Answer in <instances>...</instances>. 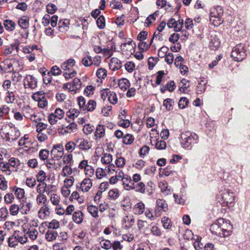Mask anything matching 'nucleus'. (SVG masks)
I'll return each instance as SVG.
<instances>
[{
	"mask_svg": "<svg viewBox=\"0 0 250 250\" xmlns=\"http://www.w3.org/2000/svg\"><path fill=\"white\" fill-rule=\"evenodd\" d=\"M15 95L12 91H8L5 97V101L8 104H12L15 100Z\"/></svg>",
	"mask_w": 250,
	"mask_h": 250,
	"instance_id": "obj_34",
	"label": "nucleus"
},
{
	"mask_svg": "<svg viewBox=\"0 0 250 250\" xmlns=\"http://www.w3.org/2000/svg\"><path fill=\"white\" fill-rule=\"evenodd\" d=\"M155 147L158 149H164L167 147L166 143L164 140L158 141L156 144Z\"/></svg>",
	"mask_w": 250,
	"mask_h": 250,
	"instance_id": "obj_64",
	"label": "nucleus"
},
{
	"mask_svg": "<svg viewBox=\"0 0 250 250\" xmlns=\"http://www.w3.org/2000/svg\"><path fill=\"white\" fill-rule=\"evenodd\" d=\"M23 112V116L26 118L30 119L31 117H33V115L35 114L34 110L29 106H27L22 108Z\"/></svg>",
	"mask_w": 250,
	"mask_h": 250,
	"instance_id": "obj_27",
	"label": "nucleus"
},
{
	"mask_svg": "<svg viewBox=\"0 0 250 250\" xmlns=\"http://www.w3.org/2000/svg\"><path fill=\"white\" fill-rule=\"evenodd\" d=\"M49 208L47 205L45 204L38 211V216L40 218L43 220L49 215Z\"/></svg>",
	"mask_w": 250,
	"mask_h": 250,
	"instance_id": "obj_17",
	"label": "nucleus"
},
{
	"mask_svg": "<svg viewBox=\"0 0 250 250\" xmlns=\"http://www.w3.org/2000/svg\"><path fill=\"white\" fill-rule=\"evenodd\" d=\"M77 124L73 122L66 126L64 132L66 133H70L71 131L74 132L77 129Z\"/></svg>",
	"mask_w": 250,
	"mask_h": 250,
	"instance_id": "obj_58",
	"label": "nucleus"
},
{
	"mask_svg": "<svg viewBox=\"0 0 250 250\" xmlns=\"http://www.w3.org/2000/svg\"><path fill=\"white\" fill-rule=\"evenodd\" d=\"M119 196V193L118 189L114 188L111 189L108 192V197L109 198L115 200Z\"/></svg>",
	"mask_w": 250,
	"mask_h": 250,
	"instance_id": "obj_45",
	"label": "nucleus"
},
{
	"mask_svg": "<svg viewBox=\"0 0 250 250\" xmlns=\"http://www.w3.org/2000/svg\"><path fill=\"white\" fill-rule=\"evenodd\" d=\"M65 149L68 152H72L75 149H77L76 145V141L74 143L73 142H69L67 143L65 146Z\"/></svg>",
	"mask_w": 250,
	"mask_h": 250,
	"instance_id": "obj_41",
	"label": "nucleus"
},
{
	"mask_svg": "<svg viewBox=\"0 0 250 250\" xmlns=\"http://www.w3.org/2000/svg\"><path fill=\"white\" fill-rule=\"evenodd\" d=\"M36 178L38 182H44L46 178L45 172L42 170H40L36 175Z\"/></svg>",
	"mask_w": 250,
	"mask_h": 250,
	"instance_id": "obj_49",
	"label": "nucleus"
},
{
	"mask_svg": "<svg viewBox=\"0 0 250 250\" xmlns=\"http://www.w3.org/2000/svg\"><path fill=\"white\" fill-rule=\"evenodd\" d=\"M168 51V48L164 46H162L158 51V55L160 58L165 57L167 54V52Z\"/></svg>",
	"mask_w": 250,
	"mask_h": 250,
	"instance_id": "obj_57",
	"label": "nucleus"
},
{
	"mask_svg": "<svg viewBox=\"0 0 250 250\" xmlns=\"http://www.w3.org/2000/svg\"><path fill=\"white\" fill-rule=\"evenodd\" d=\"M57 236V232L53 230H48L45 234V238L49 242L55 240Z\"/></svg>",
	"mask_w": 250,
	"mask_h": 250,
	"instance_id": "obj_23",
	"label": "nucleus"
},
{
	"mask_svg": "<svg viewBox=\"0 0 250 250\" xmlns=\"http://www.w3.org/2000/svg\"><path fill=\"white\" fill-rule=\"evenodd\" d=\"M98 27L100 29H104L105 26V19L103 16H100L96 21Z\"/></svg>",
	"mask_w": 250,
	"mask_h": 250,
	"instance_id": "obj_50",
	"label": "nucleus"
},
{
	"mask_svg": "<svg viewBox=\"0 0 250 250\" xmlns=\"http://www.w3.org/2000/svg\"><path fill=\"white\" fill-rule=\"evenodd\" d=\"M4 26L7 30L11 31L15 29L16 24L12 20H6L4 21Z\"/></svg>",
	"mask_w": 250,
	"mask_h": 250,
	"instance_id": "obj_30",
	"label": "nucleus"
},
{
	"mask_svg": "<svg viewBox=\"0 0 250 250\" xmlns=\"http://www.w3.org/2000/svg\"><path fill=\"white\" fill-rule=\"evenodd\" d=\"M64 148L62 144L54 145L53 149L51 151V154L53 155L54 157L58 158H62L64 154Z\"/></svg>",
	"mask_w": 250,
	"mask_h": 250,
	"instance_id": "obj_10",
	"label": "nucleus"
},
{
	"mask_svg": "<svg viewBox=\"0 0 250 250\" xmlns=\"http://www.w3.org/2000/svg\"><path fill=\"white\" fill-rule=\"evenodd\" d=\"M11 59H6L2 61V66L3 69V73H10L14 72L13 63Z\"/></svg>",
	"mask_w": 250,
	"mask_h": 250,
	"instance_id": "obj_12",
	"label": "nucleus"
},
{
	"mask_svg": "<svg viewBox=\"0 0 250 250\" xmlns=\"http://www.w3.org/2000/svg\"><path fill=\"white\" fill-rule=\"evenodd\" d=\"M104 134L105 130L104 126L100 124L98 125L96 127L95 136L101 138L104 135Z\"/></svg>",
	"mask_w": 250,
	"mask_h": 250,
	"instance_id": "obj_28",
	"label": "nucleus"
},
{
	"mask_svg": "<svg viewBox=\"0 0 250 250\" xmlns=\"http://www.w3.org/2000/svg\"><path fill=\"white\" fill-rule=\"evenodd\" d=\"M189 86V81L185 79H183L182 80H181L180 83L179 90L181 92L185 93L186 89H187V88H188Z\"/></svg>",
	"mask_w": 250,
	"mask_h": 250,
	"instance_id": "obj_36",
	"label": "nucleus"
},
{
	"mask_svg": "<svg viewBox=\"0 0 250 250\" xmlns=\"http://www.w3.org/2000/svg\"><path fill=\"white\" fill-rule=\"evenodd\" d=\"M14 47L16 48H18L16 44H11L10 46H6V48L3 52L4 56H7L8 55L11 54L14 50Z\"/></svg>",
	"mask_w": 250,
	"mask_h": 250,
	"instance_id": "obj_53",
	"label": "nucleus"
},
{
	"mask_svg": "<svg viewBox=\"0 0 250 250\" xmlns=\"http://www.w3.org/2000/svg\"><path fill=\"white\" fill-rule=\"evenodd\" d=\"M134 138L132 135L127 134L124 137L123 142L126 145L131 144L134 141Z\"/></svg>",
	"mask_w": 250,
	"mask_h": 250,
	"instance_id": "obj_44",
	"label": "nucleus"
},
{
	"mask_svg": "<svg viewBox=\"0 0 250 250\" xmlns=\"http://www.w3.org/2000/svg\"><path fill=\"white\" fill-rule=\"evenodd\" d=\"M20 212L22 215H26L29 213L32 208V204L31 202H26V200H20Z\"/></svg>",
	"mask_w": 250,
	"mask_h": 250,
	"instance_id": "obj_7",
	"label": "nucleus"
},
{
	"mask_svg": "<svg viewBox=\"0 0 250 250\" xmlns=\"http://www.w3.org/2000/svg\"><path fill=\"white\" fill-rule=\"evenodd\" d=\"M72 219L73 221L78 224H80L83 221V212L80 210H78L73 214Z\"/></svg>",
	"mask_w": 250,
	"mask_h": 250,
	"instance_id": "obj_20",
	"label": "nucleus"
},
{
	"mask_svg": "<svg viewBox=\"0 0 250 250\" xmlns=\"http://www.w3.org/2000/svg\"><path fill=\"white\" fill-rule=\"evenodd\" d=\"M96 75L98 78L104 79L107 75V71L104 68H101L98 69Z\"/></svg>",
	"mask_w": 250,
	"mask_h": 250,
	"instance_id": "obj_48",
	"label": "nucleus"
},
{
	"mask_svg": "<svg viewBox=\"0 0 250 250\" xmlns=\"http://www.w3.org/2000/svg\"><path fill=\"white\" fill-rule=\"evenodd\" d=\"M174 102L173 99L167 98L165 99L163 102V105L166 107L167 110L172 109L174 105Z\"/></svg>",
	"mask_w": 250,
	"mask_h": 250,
	"instance_id": "obj_35",
	"label": "nucleus"
},
{
	"mask_svg": "<svg viewBox=\"0 0 250 250\" xmlns=\"http://www.w3.org/2000/svg\"><path fill=\"white\" fill-rule=\"evenodd\" d=\"M94 129L95 127L93 125L88 124L83 126V131L84 134L88 135L90 134Z\"/></svg>",
	"mask_w": 250,
	"mask_h": 250,
	"instance_id": "obj_54",
	"label": "nucleus"
},
{
	"mask_svg": "<svg viewBox=\"0 0 250 250\" xmlns=\"http://www.w3.org/2000/svg\"><path fill=\"white\" fill-rule=\"evenodd\" d=\"M181 144L183 147L190 149L193 145L198 143V136L194 133L186 131L181 134Z\"/></svg>",
	"mask_w": 250,
	"mask_h": 250,
	"instance_id": "obj_3",
	"label": "nucleus"
},
{
	"mask_svg": "<svg viewBox=\"0 0 250 250\" xmlns=\"http://www.w3.org/2000/svg\"><path fill=\"white\" fill-rule=\"evenodd\" d=\"M232 229V225L229 220L219 218L211 225L210 230L212 234L226 237L231 235Z\"/></svg>",
	"mask_w": 250,
	"mask_h": 250,
	"instance_id": "obj_1",
	"label": "nucleus"
},
{
	"mask_svg": "<svg viewBox=\"0 0 250 250\" xmlns=\"http://www.w3.org/2000/svg\"><path fill=\"white\" fill-rule=\"evenodd\" d=\"M184 25V20L183 19L179 20L176 21V24L174 27V31L176 32L180 31L182 30Z\"/></svg>",
	"mask_w": 250,
	"mask_h": 250,
	"instance_id": "obj_63",
	"label": "nucleus"
},
{
	"mask_svg": "<svg viewBox=\"0 0 250 250\" xmlns=\"http://www.w3.org/2000/svg\"><path fill=\"white\" fill-rule=\"evenodd\" d=\"M119 87L123 90H125L130 86L129 81L125 78L121 79L118 83Z\"/></svg>",
	"mask_w": 250,
	"mask_h": 250,
	"instance_id": "obj_29",
	"label": "nucleus"
},
{
	"mask_svg": "<svg viewBox=\"0 0 250 250\" xmlns=\"http://www.w3.org/2000/svg\"><path fill=\"white\" fill-rule=\"evenodd\" d=\"M145 206L142 202L138 203L134 207L133 211L135 214H142L145 211Z\"/></svg>",
	"mask_w": 250,
	"mask_h": 250,
	"instance_id": "obj_21",
	"label": "nucleus"
},
{
	"mask_svg": "<svg viewBox=\"0 0 250 250\" xmlns=\"http://www.w3.org/2000/svg\"><path fill=\"white\" fill-rule=\"evenodd\" d=\"M7 188V182L5 178L1 175H0V189L2 190L6 189Z\"/></svg>",
	"mask_w": 250,
	"mask_h": 250,
	"instance_id": "obj_60",
	"label": "nucleus"
},
{
	"mask_svg": "<svg viewBox=\"0 0 250 250\" xmlns=\"http://www.w3.org/2000/svg\"><path fill=\"white\" fill-rule=\"evenodd\" d=\"M85 55L86 56L83 58L82 63L86 67L90 66L93 64L92 57L89 55L88 52L85 53Z\"/></svg>",
	"mask_w": 250,
	"mask_h": 250,
	"instance_id": "obj_26",
	"label": "nucleus"
},
{
	"mask_svg": "<svg viewBox=\"0 0 250 250\" xmlns=\"http://www.w3.org/2000/svg\"><path fill=\"white\" fill-rule=\"evenodd\" d=\"M92 186L91 180L89 178H85L81 183L80 188L83 192H87L90 189Z\"/></svg>",
	"mask_w": 250,
	"mask_h": 250,
	"instance_id": "obj_16",
	"label": "nucleus"
},
{
	"mask_svg": "<svg viewBox=\"0 0 250 250\" xmlns=\"http://www.w3.org/2000/svg\"><path fill=\"white\" fill-rule=\"evenodd\" d=\"M220 45V42L217 36L214 35H211L209 39V47L211 50H215L217 49Z\"/></svg>",
	"mask_w": 250,
	"mask_h": 250,
	"instance_id": "obj_14",
	"label": "nucleus"
},
{
	"mask_svg": "<svg viewBox=\"0 0 250 250\" xmlns=\"http://www.w3.org/2000/svg\"><path fill=\"white\" fill-rule=\"evenodd\" d=\"M188 100L186 97H182L179 101L178 106L180 108L184 109L188 106Z\"/></svg>",
	"mask_w": 250,
	"mask_h": 250,
	"instance_id": "obj_47",
	"label": "nucleus"
},
{
	"mask_svg": "<svg viewBox=\"0 0 250 250\" xmlns=\"http://www.w3.org/2000/svg\"><path fill=\"white\" fill-rule=\"evenodd\" d=\"M87 210L91 216L94 218H97L98 215V208L97 207L93 205L88 206Z\"/></svg>",
	"mask_w": 250,
	"mask_h": 250,
	"instance_id": "obj_32",
	"label": "nucleus"
},
{
	"mask_svg": "<svg viewBox=\"0 0 250 250\" xmlns=\"http://www.w3.org/2000/svg\"><path fill=\"white\" fill-rule=\"evenodd\" d=\"M112 161V156L110 153L104 154L101 158V162L104 164H108Z\"/></svg>",
	"mask_w": 250,
	"mask_h": 250,
	"instance_id": "obj_38",
	"label": "nucleus"
},
{
	"mask_svg": "<svg viewBox=\"0 0 250 250\" xmlns=\"http://www.w3.org/2000/svg\"><path fill=\"white\" fill-rule=\"evenodd\" d=\"M57 10V6L54 4L50 3L46 6V10L49 14H54Z\"/></svg>",
	"mask_w": 250,
	"mask_h": 250,
	"instance_id": "obj_59",
	"label": "nucleus"
},
{
	"mask_svg": "<svg viewBox=\"0 0 250 250\" xmlns=\"http://www.w3.org/2000/svg\"><path fill=\"white\" fill-rule=\"evenodd\" d=\"M8 246L10 247H15L18 244V240L16 236V231H14L13 234L8 238Z\"/></svg>",
	"mask_w": 250,
	"mask_h": 250,
	"instance_id": "obj_24",
	"label": "nucleus"
},
{
	"mask_svg": "<svg viewBox=\"0 0 250 250\" xmlns=\"http://www.w3.org/2000/svg\"><path fill=\"white\" fill-rule=\"evenodd\" d=\"M108 100L110 103L113 104H115L117 103L118 98L116 94L113 91H111L109 93Z\"/></svg>",
	"mask_w": 250,
	"mask_h": 250,
	"instance_id": "obj_52",
	"label": "nucleus"
},
{
	"mask_svg": "<svg viewBox=\"0 0 250 250\" xmlns=\"http://www.w3.org/2000/svg\"><path fill=\"white\" fill-rule=\"evenodd\" d=\"M100 245L105 250L110 249L112 246L111 242L108 240H103L100 242Z\"/></svg>",
	"mask_w": 250,
	"mask_h": 250,
	"instance_id": "obj_62",
	"label": "nucleus"
},
{
	"mask_svg": "<svg viewBox=\"0 0 250 250\" xmlns=\"http://www.w3.org/2000/svg\"><path fill=\"white\" fill-rule=\"evenodd\" d=\"M71 83L73 88L72 90H74V93H76L77 90H79L81 87L82 83L78 78H74Z\"/></svg>",
	"mask_w": 250,
	"mask_h": 250,
	"instance_id": "obj_31",
	"label": "nucleus"
},
{
	"mask_svg": "<svg viewBox=\"0 0 250 250\" xmlns=\"http://www.w3.org/2000/svg\"><path fill=\"white\" fill-rule=\"evenodd\" d=\"M1 130L4 135L3 139L7 142L16 141L21 135L19 130L12 123L3 125Z\"/></svg>",
	"mask_w": 250,
	"mask_h": 250,
	"instance_id": "obj_2",
	"label": "nucleus"
},
{
	"mask_svg": "<svg viewBox=\"0 0 250 250\" xmlns=\"http://www.w3.org/2000/svg\"><path fill=\"white\" fill-rule=\"evenodd\" d=\"M131 189H135L136 192L145 193L146 192V186L142 182L132 184Z\"/></svg>",
	"mask_w": 250,
	"mask_h": 250,
	"instance_id": "obj_18",
	"label": "nucleus"
},
{
	"mask_svg": "<svg viewBox=\"0 0 250 250\" xmlns=\"http://www.w3.org/2000/svg\"><path fill=\"white\" fill-rule=\"evenodd\" d=\"M36 200L39 205L42 203L45 204V202L47 201V198L44 193L39 194L37 196Z\"/></svg>",
	"mask_w": 250,
	"mask_h": 250,
	"instance_id": "obj_55",
	"label": "nucleus"
},
{
	"mask_svg": "<svg viewBox=\"0 0 250 250\" xmlns=\"http://www.w3.org/2000/svg\"><path fill=\"white\" fill-rule=\"evenodd\" d=\"M23 85L25 88L33 89L37 86V80L34 76L28 75L23 80Z\"/></svg>",
	"mask_w": 250,
	"mask_h": 250,
	"instance_id": "obj_5",
	"label": "nucleus"
},
{
	"mask_svg": "<svg viewBox=\"0 0 250 250\" xmlns=\"http://www.w3.org/2000/svg\"><path fill=\"white\" fill-rule=\"evenodd\" d=\"M25 184L28 187L33 188L36 184V181L33 177L27 178L26 179Z\"/></svg>",
	"mask_w": 250,
	"mask_h": 250,
	"instance_id": "obj_56",
	"label": "nucleus"
},
{
	"mask_svg": "<svg viewBox=\"0 0 250 250\" xmlns=\"http://www.w3.org/2000/svg\"><path fill=\"white\" fill-rule=\"evenodd\" d=\"M167 210V205L166 202L161 199H158L156 201V206L155 209V214L159 216L161 211L166 212Z\"/></svg>",
	"mask_w": 250,
	"mask_h": 250,
	"instance_id": "obj_8",
	"label": "nucleus"
},
{
	"mask_svg": "<svg viewBox=\"0 0 250 250\" xmlns=\"http://www.w3.org/2000/svg\"><path fill=\"white\" fill-rule=\"evenodd\" d=\"M49 151L47 149H42L40 151L39 156L41 160L45 161L47 159L49 156Z\"/></svg>",
	"mask_w": 250,
	"mask_h": 250,
	"instance_id": "obj_46",
	"label": "nucleus"
},
{
	"mask_svg": "<svg viewBox=\"0 0 250 250\" xmlns=\"http://www.w3.org/2000/svg\"><path fill=\"white\" fill-rule=\"evenodd\" d=\"M64 112L61 108H57L54 113L51 114L49 116V122L51 125L56 124L58 120L61 119L63 118Z\"/></svg>",
	"mask_w": 250,
	"mask_h": 250,
	"instance_id": "obj_6",
	"label": "nucleus"
},
{
	"mask_svg": "<svg viewBox=\"0 0 250 250\" xmlns=\"http://www.w3.org/2000/svg\"><path fill=\"white\" fill-rule=\"evenodd\" d=\"M96 106V103L94 100H90L88 101L85 107L83 110H84L86 109L88 111H93Z\"/></svg>",
	"mask_w": 250,
	"mask_h": 250,
	"instance_id": "obj_43",
	"label": "nucleus"
},
{
	"mask_svg": "<svg viewBox=\"0 0 250 250\" xmlns=\"http://www.w3.org/2000/svg\"><path fill=\"white\" fill-rule=\"evenodd\" d=\"M159 59L157 57H149L148 59V69L149 70H152L155 64L159 61Z\"/></svg>",
	"mask_w": 250,
	"mask_h": 250,
	"instance_id": "obj_39",
	"label": "nucleus"
},
{
	"mask_svg": "<svg viewBox=\"0 0 250 250\" xmlns=\"http://www.w3.org/2000/svg\"><path fill=\"white\" fill-rule=\"evenodd\" d=\"M9 211L10 212V214L13 216L17 215L19 212H20V205L19 206L16 204L12 205L10 208Z\"/></svg>",
	"mask_w": 250,
	"mask_h": 250,
	"instance_id": "obj_42",
	"label": "nucleus"
},
{
	"mask_svg": "<svg viewBox=\"0 0 250 250\" xmlns=\"http://www.w3.org/2000/svg\"><path fill=\"white\" fill-rule=\"evenodd\" d=\"M76 141L77 148L80 150L86 151L90 149L92 147L91 142L84 139H79Z\"/></svg>",
	"mask_w": 250,
	"mask_h": 250,
	"instance_id": "obj_9",
	"label": "nucleus"
},
{
	"mask_svg": "<svg viewBox=\"0 0 250 250\" xmlns=\"http://www.w3.org/2000/svg\"><path fill=\"white\" fill-rule=\"evenodd\" d=\"M61 68L63 70L68 71L65 72L63 74V76L66 80L74 77L77 74L75 70H73L72 72L70 71L72 67L70 66V65L65 62L61 65Z\"/></svg>",
	"mask_w": 250,
	"mask_h": 250,
	"instance_id": "obj_11",
	"label": "nucleus"
},
{
	"mask_svg": "<svg viewBox=\"0 0 250 250\" xmlns=\"http://www.w3.org/2000/svg\"><path fill=\"white\" fill-rule=\"evenodd\" d=\"M219 10V15L218 14L217 17H214L210 16V22L214 26L217 27L223 23L224 20L222 18L223 16V12L221 11L220 8H218Z\"/></svg>",
	"mask_w": 250,
	"mask_h": 250,
	"instance_id": "obj_13",
	"label": "nucleus"
},
{
	"mask_svg": "<svg viewBox=\"0 0 250 250\" xmlns=\"http://www.w3.org/2000/svg\"><path fill=\"white\" fill-rule=\"evenodd\" d=\"M18 24L23 29H26L29 26V19L26 17L20 18L18 21Z\"/></svg>",
	"mask_w": 250,
	"mask_h": 250,
	"instance_id": "obj_33",
	"label": "nucleus"
},
{
	"mask_svg": "<svg viewBox=\"0 0 250 250\" xmlns=\"http://www.w3.org/2000/svg\"><path fill=\"white\" fill-rule=\"evenodd\" d=\"M49 229H57L60 227V223L56 220H53L50 223H48L47 222H44L42 223L40 229H41L42 228H44L45 226H47Z\"/></svg>",
	"mask_w": 250,
	"mask_h": 250,
	"instance_id": "obj_19",
	"label": "nucleus"
},
{
	"mask_svg": "<svg viewBox=\"0 0 250 250\" xmlns=\"http://www.w3.org/2000/svg\"><path fill=\"white\" fill-rule=\"evenodd\" d=\"M26 234L28 235V237L32 240H35L38 236V232L36 229H29Z\"/></svg>",
	"mask_w": 250,
	"mask_h": 250,
	"instance_id": "obj_51",
	"label": "nucleus"
},
{
	"mask_svg": "<svg viewBox=\"0 0 250 250\" xmlns=\"http://www.w3.org/2000/svg\"><path fill=\"white\" fill-rule=\"evenodd\" d=\"M74 182V178L73 176H70L69 178L64 180V183L65 185V188H69L73 185Z\"/></svg>",
	"mask_w": 250,
	"mask_h": 250,
	"instance_id": "obj_61",
	"label": "nucleus"
},
{
	"mask_svg": "<svg viewBox=\"0 0 250 250\" xmlns=\"http://www.w3.org/2000/svg\"><path fill=\"white\" fill-rule=\"evenodd\" d=\"M247 56L245 46L243 44L240 43L233 47L231 53V56L237 62L244 60Z\"/></svg>",
	"mask_w": 250,
	"mask_h": 250,
	"instance_id": "obj_4",
	"label": "nucleus"
},
{
	"mask_svg": "<svg viewBox=\"0 0 250 250\" xmlns=\"http://www.w3.org/2000/svg\"><path fill=\"white\" fill-rule=\"evenodd\" d=\"M15 194L16 197L20 200H26V198L25 197V191L24 189L21 188H17L15 191Z\"/></svg>",
	"mask_w": 250,
	"mask_h": 250,
	"instance_id": "obj_25",
	"label": "nucleus"
},
{
	"mask_svg": "<svg viewBox=\"0 0 250 250\" xmlns=\"http://www.w3.org/2000/svg\"><path fill=\"white\" fill-rule=\"evenodd\" d=\"M79 111L74 108H71L66 112V115L69 118L74 119L75 117H77L79 115Z\"/></svg>",
	"mask_w": 250,
	"mask_h": 250,
	"instance_id": "obj_40",
	"label": "nucleus"
},
{
	"mask_svg": "<svg viewBox=\"0 0 250 250\" xmlns=\"http://www.w3.org/2000/svg\"><path fill=\"white\" fill-rule=\"evenodd\" d=\"M122 174H124L123 173ZM122 182L125 189L128 190L131 189L132 184H133L131 177L127 175H123V177L122 178Z\"/></svg>",
	"mask_w": 250,
	"mask_h": 250,
	"instance_id": "obj_15",
	"label": "nucleus"
},
{
	"mask_svg": "<svg viewBox=\"0 0 250 250\" xmlns=\"http://www.w3.org/2000/svg\"><path fill=\"white\" fill-rule=\"evenodd\" d=\"M110 61L112 64L115 65V66L112 69L113 70L115 71L116 70L119 69L122 67V62L118 58L115 57L112 58Z\"/></svg>",
	"mask_w": 250,
	"mask_h": 250,
	"instance_id": "obj_37",
	"label": "nucleus"
},
{
	"mask_svg": "<svg viewBox=\"0 0 250 250\" xmlns=\"http://www.w3.org/2000/svg\"><path fill=\"white\" fill-rule=\"evenodd\" d=\"M40 183L37 185V192L39 194L44 193L46 192L47 194L49 193V191L47 190V186L44 182H39Z\"/></svg>",
	"mask_w": 250,
	"mask_h": 250,
	"instance_id": "obj_22",
	"label": "nucleus"
}]
</instances>
